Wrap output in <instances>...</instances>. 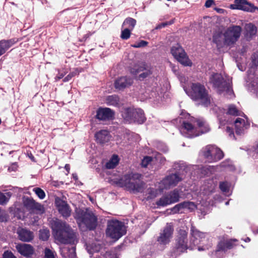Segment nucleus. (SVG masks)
Wrapping results in <instances>:
<instances>
[{
	"instance_id": "57",
	"label": "nucleus",
	"mask_w": 258,
	"mask_h": 258,
	"mask_svg": "<svg viewBox=\"0 0 258 258\" xmlns=\"http://www.w3.org/2000/svg\"><path fill=\"white\" fill-rule=\"evenodd\" d=\"M214 3V0H207L205 4L206 8H210Z\"/></svg>"
},
{
	"instance_id": "62",
	"label": "nucleus",
	"mask_w": 258,
	"mask_h": 258,
	"mask_svg": "<svg viewBox=\"0 0 258 258\" xmlns=\"http://www.w3.org/2000/svg\"><path fill=\"white\" fill-rule=\"evenodd\" d=\"M73 177L74 179H75V180H77L78 179V176H77V175L76 174H73Z\"/></svg>"
},
{
	"instance_id": "22",
	"label": "nucleus",
	"mask_w": 258,
	"mask_h": 258,
	"mask_svg": "<svg viewBox=\"0 0 258 258\" xmlns=\"http://www.w3.org/2000/svg\"><path fill=\"white\" fill-rule=\"evenodd\" d=\"M17 233L19 239L22 241L29 242L34 238L33 233L25 228H18Z\"/></svg>"
},
{
	"instance_id": "28",
	"label": "nucleus",
	"mask_w": 258,
	"mask_h": 258,
	"mask_svg": "<svg viewBox=\"0 0 258 258\" xmlns=\"http://www.w3.org/2000/svg\"><path fill=\"white\" fill-rule=\"evenodd\" d=\"M95 137L97 142L101 144L108 142L110 139L109 132L106 130H102L97 132Z\"/></svg>"
},
{
	"instance_id": "52",
	"label": "nucleus",
	"mask_w": 258,
	"mask_h": 258,
	"mask_svg": "<svg viewBox=\"0 0 258 258\" xmlns=\"http://www.w3.org/2000/svg\"><path fill=\"white\" fill-rule=\"evenodd\" d=\"M173 22H174L172 20V21H170L169 22H164V23H161V24L158 25L156 27L155 29H161L162 28H163V27H165L167 26V25H171V24H173Z\"/></svg>"
},
{
	"instance_id": "8",
	"label": "nucleus",
	"mask_w": 258,
	"mask_h": 258,
	"mask_svg": "<svg viewBox=\"0 0 258 258\" xmlns=\"http://www.w3.org/2000/svg\"><path fill=\"white\" fill-rule=\"evenodd\" d=\"M122 116L128 123H143L146 118L144 111L140 108H127L124 109Z\"/></svg>"
},
{
	"instance_id": "27",
	"label": "nucleus",
	"mask_w": 258,
	"mask_h": 258,
	"mask_svg": "<svg viewBox=\"0 0 258 258\" xmlns=\"http://www.w3.org/2000/svg\"><path fill=\"white\" fill-rule=\"evenodd\" d=\"M60 252L64 258H74L76 256V248L74 246H61L60 248Z\"/></svg>"
},
{
	"instance_id": "58",
	"label": "nucleus",
	"mask_w": 258,
	"mask_h": 258,
	"mask_svg": "<svg viewBox=\"0 0 258 258\" xmlns=\"http://www.w3.org/2000/svg\"><path fill=\"white\" fill-rule=\"evenodd\" d=\"M64 76V74L63 73H59L57 75V76L55 77V80H59L60 79H62Z\"/></svg>"
},
{
	"instance_id": "2",
	"label": "nucleus",
	"mask_w": 258,
	"mask_h": 258,
	"mask_svg": "<svg viewBox=\"0 0 258 258\" xmlns=\"http://www.w3.org/2000/svg\"><path fill=\"white\" fill-rule=\"evenodd\" d=\"M51 224L53 236L59 242L72 244L77 242L76 232L66 222L56 219Z\"/></svg>"
},
{
	"instance_id": "56",
	"label": "nucleus",
	"mask_w": 258,
	"mask_h": 258,
	"mask_svg": "<svg viewBox=\"0 0 258 258\" xmlns=\"http://www.w3.org/2000/svg\"><path fill=\"white\" fill-rule=\"evenodd\" d=\"M226 131L227 133L229 134V136L231 138L234 137V132H233V130L229 126L226 127Z\"/></svg>"
},
{
	"instance_id": "42",
	"label": "nucleus",
	"mask_w": 258,
	"mask_h": 258,
	"mask_svg": "<svg viewBox=\"0 0 258 258\" xmlns=\"http://www.w3.org/2000/svg\"><path fill=\"white\" fill-rule=\"evenodd\" d=\"M183 207L185 210H188L189 211H192L196 208V205L194 202H183Z\"/></svg>"
},
{
	"instance_id": "17",
	"label": "nucleus",
	"mask_w": 258,
	"mask_h": 258,
	"mask_svg": "<svg viewBox=\"0 0 258 258\" xmlns=\"http://www.w3.org/2000/svg\"><path fill=\"white\" fill-rule=\"evenodd\" d=\"M232 10H240L246 12H253L257 9L246 0H234V4L230 5Z\"/></svg>"
},
{
	"instance_id": "12",
	"label": "nucleus",
	"mask_w": 258,
	"mask_h": 258,
	"mask_svg": "<svg viewBox=\"0 0 258 258\" xmlns=\"http://www.w3.org/2000/svg\"><path fill=\"white\" fill-rule=\"evenodd\" d=\"M187 232L184 229H179L175 240V248L177 252H183L187 249H194L189 243L187 242Z\"/></svg>"
},
{
	"instance_id": "10",
	"label": "nucleus",
	"mask_w": 258,
	"mask_h": 258,
	"mask_svg": "<svg viewBox=\"0 0 258 258\" xmlns=\"http://www.w3.org/2000/svg\"><path fill=\"white\" fill-rule=\"evenodd\" d=\"M242 28L239 26L233 25L228 27L223 33L224 45L231 46L240 38Z\"/></svg>"
},
{
	"instance_id": "64",
	"label": "nucleus",
	"mask_w": 258,
	"mask_h": 258,
	"mask_svg": "<svg viewBox=\"0 0 258 258\" xmlns=\"http://www.w3.org/2000/svg\"><path fill=\"white\" fill-rule=\"evenodd\" d=\"M256 151L258 153V145H257V148L256 149Z\"/></svg>"
},
{
	"instance_id": "48",
	"label": "nucleus",
	"mask_w": 258,
	"mask_h": 258,
	"mask_svg": "<svg viewBox=\"0 0 258 258\" xmlns=\"http://www.w3.org/2000/svg\"><path fill=\"white\" fill-rule=\"evenodd\" d=\"M148 42L144 40H141L140 42H136V43L131 45V46L134 48H140L146 46Z\"/></svg>"
},
{
	"instance_id": "43",
	"label": "nucleus",
	"mask_w": 258,
	"mask_h": 258,
	"mask_svg": "<svg viewBox=\"0 0 258 258\" xmlns=\"http://www.w3.org/2000/svg\"><path fill=\"white\" fill-rule=\"evenodd\" d=\"M33 191L35 193L37 197L42 200L45 197V194L43 190L39 187H35L33 189Z\"/></svg>"
},
{
	"instance_id": "50",
	"label": "nucleus",
	"mask_w": 258,
	"mask_h": 258,
	"mask_svg": "<svg viewBox=\"0 0 258 258\" xmlns=\"http://www.w3.org/2000/svg\"><path fill=\"white\" fill-rule=\"evenodd\" d=\"M87 250L88 252L91 254L93 252H98L100 250V246L95 245L94 247H92V245H87Z\"/></svg>"
},
{
	"instance_id": "16",
	"label": "nucleus",
	"mask_w": 258,
	"mask_h": 258,
	"mask_svg": "<svg viewBox=\"0 0 258 258\" xmlns=\"http://www.w3.org/2000/svg\"><path fill=\"white\" fill-rule=\"evenodd\" d=\"M183 179V175L179 173L171 174L166 176L160 182V189H167L174 186Z\"/></svg>"
},
{
	"instance_id": "40",
	"label": "nucleus",
	"mask_w": 258,
	"mask_h": 258,
	"mask_svg": "<svg viewBox=\"0 0 258 258\" xmlns=\"http://www.w3.org/2000/svg\"><path fill=\"white\" fill-rule=\"evenodd\" d=\"M44 211V207L40 204L36 202L31 212H35L37 214H43Z\"/></svg>"
},
{
	"instance_id": "26",
	"label": "nucleus",
	"mask_w": 258,
	"mask_h": 258,
	"mask_svg": "<svg viewBox=\"0 0 258 258\" xmlns=\"http://www.w3.org/2000/svg\"><path fill=\"white\" fill-rule=\"evenodd\" d=\"M17 42L15 38L0 40V56Z\"/></svg>"
},
{
	"instance_id": "46",
	"label": "nucleus",
	"mask_w": 258,
	"mask_h": 258,
	"mask_svg": "<svg viewBox=\"0 0 258 258\" xmlns=\"http://www.w3.org/2000/svg\"><path fill=\"white\" fill-rule=\"evenodd\" d=\"M105 258H119V256L115 252V250L107 251L104 254Z\"/></svg>"
},
{
	"instance_id": "53",
	"label": "nucleus",
	"mask_w": 258,
	"mask_h": 258,
	"mask_svg": "<svg viewBox=\"0 0 258 258\" xmlns=\"http://www.w3.org/2000/svg\"><path fill=\"white\" fill-rule=\"evenodd\" d=\"M77 74L76 72L70 73L67 77L63 79V82H67L69 81L73 77Z\"/></svg>"
},
{
	"instance_id": "54",
	"label": "nucleus",
	"mask_w": 258,
	"mask_h": 258,
	"mask_svg": "<svg viewBox=\"0 0 258 258\" xmlns=\"http://www.w3.org/2000/svg\"><path fill=\"white\" fill-rule=\"evenodd\" d=\"M3 258H16L11 251H6L3 254Z\"/></svg>"
},
{
	"instance_id": "21",
	"label": "nucleus",
	"mask_w": 258,
	"mask_h": 258,
	"mask_svg": "<svg viewBox=\"0 0 258 258\" xmlns=\"http://www.w3.org/2000/svg\"><path fill=\"white\" fill-rule=\"evenodd\" d=\"M133 83V80L130 77L123 76L117 78L114 82V87L118 90H123L130 87Z\"/></svg>"
},
{
	"instance_id": "61",
	"label": "nucleus",
	"mask_w": 258,
	"mask_h": 258,
	"mask_svg": "<svg viewBox=\"0 0 258 258\" xmlns=\"http://www.w3.org/2000/svg\"><path fill=\"white\" fill-rule=\"evenodd\" d=\"M64 168L69 172V170H70V165L69 164H66L65 165Z\"/></svg>"
},
{
	"instance_id": "14",
	"label": "nucleus",
	"mask_w": 258,
	"mask_h": 258,
	"mask_svg": "<svg viewBox=\"0 0 258 258\" xmlns=\"http://www.w3.org/2000/svg\"><path fill=\"white\" fill-rule=\"evenodd\" d=\"M130 73L133 75L138 76V79L143 81L145 79L150 77L152 74L153 71L151 67L147 66L145 63H142L140 65H135L130 69Z\"/></svg>"
},
{
	"instance_id": "7",
	"label": "nucleus",
	"mask_w": 258,
	"mask_h": 258,
	"mask_svg": "<svg viewBox=\"0 0 258 258\" xmlns=\"http://www.w3.org/2000/svg\"><path fill=\"white\" fill-rule=\"evenodd\" d=\"M126 232V227L122 222L116 220L108 221L106 230L107 236L116 241L125 235Z\"/></svg>"
},
{
	"instance_id": "3",
	"label": "nucleus",
	"mask_w": 258,
	"mask_h": 258,
	"mask_svg": "<svg viewBox=\"0 0 258 258\" xmlns=\"http://www.w3.org/2000/svg\"><path fill=\"white\" fill-rule=\"evenodd\" d=\"M138 174H125L118 178L112 180L118 186L124 187L128 190L136 192H142L145 188V183L139 179Z\"/></svg>"
},
{
	"instance_id": "35",
	"label": "nucleus",
	"mask_w": 258,
	"mask_h": 258,
	"mask_svg": "<svg viewBox=\"0 0 258 258\" xmlns=\"http://www.w3.org/2000/svg\"><path fill=\"white\" fill-rule=\"evenodd\" d=\"M36 202L33 199L26 198L24 199L23 204L24 206L29 211L31 212L34 207Z\"/></svg>"
},
{
	"instance_id": "44",
	"label": "nucleus",
	"mask_w": 258,
	"mask_h": 258,
	"mask_svg": "<svg viewBox=\"0 0 258 258\" xmlns=\"http://www.w3.org/2000/svg\"><path fill=\"white\" fill-rule=\"evenodd\" d=\"M182 210H185L183 207V202L176 205L173 208L171 209L172 214H175L180 212H182Z\"/></svg>"
},
{
	"instance_id": "59",
	"label": "nucleus",
	"mask_w": 258,
	"mask_h": 258,
	"mask_svg": "<svg viewBox=\"0 0 258 258\" xmlns=\"http://www.w3.org/2000/svg\"><path fill=\"white\" fill-rule=\"evenodd\" d=\"M206 249H208V247L207 246H202V247H198V250L199 251H201V250H204Z\"/></svg>"
},
{
	"instance_id": "63",
	"label": "nucleus",
	"mask_w": 258,
	"mask_h": 258,
	"mask_svg": "<svg viewBox=\"0 0 258 258\" xmlns=\"http://www.w3.org/2000/svg\"><path fill=\"white\" fill-rule=\"evenodd\" d=\"M250 238H248V237H247V238L246 239L245 241H246V242H249V241H250Z\"/></svg>"
},
{
	"instance_id": "60",
	"label": "nucleus",
	"mask_w": 258,
	"mask_h": 258,
	"mask_svg": "<svg viewBox=\"0 0 258 258\" xmlns=\"http://www.w3.org/2000/svg\"><path fill=\"white\" fill-rule=\"evenodd\" d=\"M215 10L219 13H223L224 12V10H223L222 9H220V8H216Z\"/></svg>"
},
{
	"instance_id": "13",
	"label": "nucleus",
	"mask_w": 258,
	"mask_h": 258,
	"mask_svg": "<svg viewBox=\"0 0 258 258\" xmlns=\"http://www.w3.org/2000/svg\"><path fill=\"white\" fill-rule=\"evenodd\" d=\"M171 53L181 64L184 66H191V61L188 58L183 49L178 44H176L171 47Z\"/></svg>"
},
{
	"instance_id": "33",
	"label": "nucleus",
	"mask_w": 258,
	"mask_h": 258,
	"mask_svg": "<svg viewBox=\"0 0 258 258\" xmlns=\"http://www.w3.org/2000/svg\"><path fill=\"white\" fill-rule=\"evenodd\" d=\"M136 25V20L132 18L128 17L125 19L122 25V28H129L133 30Z\"/></svg>"
},
{
	"instance_id": "41",
	"label": "nucleus",
	"mask_w": 258,
	"mask_h": 258,
	"mask_svg": "<svg viewBox=\"0 0 258 258\" xmlns=\"http://www.w3.org/2000/svg\"><path fill=\"white\" fill-rule=\"evenodd\" d=\"M147 194L148 196L146 199L148 200L155 198L157 195V191L153 188H149L147 190Z\"/></svg>"
},
{
	"instance_id": "24",
	"label": "nucleus",
	"mask_w": 258,
	"mask_h": 258,
	"mask_svg": "<svg viewBox=\"0 0 258 258\" xmlns=\"http://www.w3.org/2000/svg\"><path fill=\"white\" fill-rule=\"evenodd\" d=\"M235 132L238 135L244 134V131L249 126V124L246 123L243 119L237 118L234 121Z\"/></svg>"
},
{
	"instance_id": "1",
	"label": "nucleus",
	"mask_w": 258,
	"mask_h": 258,
	"mask_svg": "<svg viewBox=\"0 0 258 258\" xmlns=\"http://www.w3.org/2000/svg\"><path fill=\"white\" fill-rule=\"evenodd\" d=\"M186 116L187 117L183 121L180 130L183 136L192 138L209 131V126L204 120L197 119L189 114Z\"/></svg>"
},
{
	"instance_id": "9",
	"label": "nucleus",
	"mask_w": 258,
	"mask_h": 258,
	"mask_svg": "<svg viewBox=\"0 0 258 258\" xmlns=\"http://www.w3.org/2000/svg\"><path fill=\"white\" fill-rule=\"evenodd\" d=\"M219 113L217 117L219 121V128H222L226 123L230 122L231 116H237L241 115L242 112L239 110L235 105L233 104L229 105L226 110L219 109Z\"/></svg>"
},
{
	"instance_id": "18",
	"label": "nucleus",
	"mask_w": 258,
	"mask_h": 258,
	"mask_svg": "<svg viewBox=\"0 0 258 258\" xmlns=\"http://www.w3.org/2000/svg\"><path fill=\"white\" fill-rule=\"evenodd\" d=\"M173 232V227L172 225L170 224H167L158 237V242L161 244H167L172 238Z\"/></svg>"
},
{
	"instance_id": "30",
	"label": "nucleus",
	"mask_w": 258,
	"mask_h": 258,
	"mask_svg": "<svg viewBox=\"0 0 258 258\" xmlns=\"http://www.w3.org/2000/svg\"><path fill=\"white\" fill-rule=\"evenodd\" d=\"M244 36L246 40H250L257 32V28L252 23H248L245 26Z\"/></svg>"
},
{
	"instance_id": "20",
	"label": "nucleus",
	"mask_w": 258,
	"mask_h": 258,
	"mask_svg": "<svg viewBox=\"0 0 258 258\" xmlns=\"http://www.w3.org/2000/svg\"><path fill=\"white\" fill-rule=\"evenodd\" d=\"M55 203L59 213L63 217L67 218L71 215V210L66 202L57 198L55 199Z\"/></svg>"
},
{
	"instance_id": "47",
	"label": "nucleus",
	"mask_w": 258,
	"mask_h": 258,
	"mask_svg": "<svg viewBox=\"0 0 258 258\" xmlns=\"http://www.w3.org/2000/svg\"><path fill=\"white\" fill-rule=\"evenodd\" d=\"M152 160V158L150 156H146L144 158L142 161L141 165L142 167H146L148 164L151 163Z\"/></svg>"
},
{
	"instance_id": "4",
	"label": "nucleus",
	"mask_w": 258,
	"mask_h": 258,
	"mask_svg": "<svg viewBox=\"0 0 258 258\" xmlns=\"http://www.w3.org/2000/svg\"><path fill=\"white\" fill-rule=\"evenodd\" d=\"M209 81L219 94L224 93V95L230 98L234 96L229 80L224 79L221 74H213L210 77Z\"/></svg>"
},
{
	"instance_id": "55",
	"label": "nucleus",
	"mask_w": 258,
	"mask_h": 258,
	"mask_svg": "<svg viewBox=\"0 0 258 258\" xmlns=\"http://www.w3.org/2000/svg\"><path fill=\"white\" fill-rule=\"evenodd\" d=\"M183 167H184V166L181 165V164H180V163H178V162L175 163L173 165L174 169L175 170H180L182 169V168H183Z\"/></svg>"
},
{
	"instance_id": "29",
	"label": "nucleus",
	"mask_w": 258,
	"mask_h": 258,
	"mask_svg": "<svg viewBox=\"0 0 258 258\" xmlns=\"http://www.w3.org/2000/svg\"><path fill=\"white\" fill-rule=\"evenodd\" d=\"M236 241L234 239L220 241L218 245L217 249L216 251V254H218L220 251H225L227 249L232 248L234 245V242Z\"/></svg>"
},
{
	"instance_id": "6",
	"label": "nucleus",
	"mask_w": 258,
	"mask_h": 258,
	"mask_svg": "<svg viewBox=\"0 0 258 258\" xmlns=\"http://www.w3.org/2000/svg\"><path fill=\"white\" fill-rule=\"evenodd\" d=\"M74 217L79 226L84 224L90 230H93L96 227L97 218L91 211L76 209Z\"/></svg>"
},
{
	"instance_id": "31",
	"label": "nucleus",
	"mask_w": 258,
	"mask_h": 258,
	"mask_svg": "<svg viewBox=\"0 0 258 258\" xmlns=\"http://www.w3.org/2000/svg\"><path fill=\"white\" fill-rule=\"evenodd\" d=\"M213 41L217 45L218 47H222L224 45L223 33H215L213 36Z\"/></svg>"
},
{
	"instance_id": "51",
	"label": "nucleus",
	"mask_w": 258,
	"mask_h": 258,
	"mask_svg": "<svg viewBox=\"0 0 258 258\" xmlns=\"http://www.w3.org/2000/svg\"><path fill=\"white\" fill-rule=\"evenodd\" d=\"M252 64L255 67L258 66V53H254L251 56Z\"/></svg>"
},
{
	"instance_id": "45",
	"label": "nucleus",
	"mask_w": 258,
	"mask_h": 258,
	"mask_svg": "<svg viewBox=\"0 0 258 258\" xmlns=\"http://www.w3.org/2000/svg\"><path fill=\"white\" fill-rule=\"evenodd\" d=\"M9 219V215L7 213L0 208V222H5Z\"/></svg>"
},
{
	"instance_id": "5",
	"label": "nucleus",
	"mask_w": 258,
	"mask_h": 258,
	"mask_svg": "<svg viewBox=\"0 0 258 258\" xmlns=\"http://www.w3.org/2000/svg\"><path fill=\"white\" fill-rule=\"evenodd\" d=\"M184 90L192 100L200 101L205 106H208L210 104V96L203 85L199 83H192L191 91H187L185 89Z\"/></svg>"
},
{
	"instance_id": "15",
	"label": "nucleus",
	"mask_w": 258,
	"mask_h": 258,
	"mask_svg": "<svg viewBox=\"0 0 258 258\" xmlns=\"http://www.w3.org/2000/svg\"><path fill=\"white\" fill-rule=\"evenodd\" d=\"M179 198L180 196L178 190L177 189H174L162 197L156 202V205L158 206H166L168 205L178 202Z\"/></svg>"
},
{
	"instance_id": "49",
	"label": "nucleus",
	"mask_w": 258,
	"mask_h": 258,
	"mask_svg": "<svg viewBox=\"0 0 258 258\" xmlns=\"http://www.w3.org/2000/svg\"><path fill=\"white\" fill-rule=\"evenodd\" d=\"M45 258H54V253L49 248H46L44 250Z\"/></svg>"
},
{
	"instance_id": "37",
	"label": "nucleus",
	"mask_w": 258,
	"mask_h": 258,
	"mask_svg": "<svg viewBox=\"0 0 258 258\" xmlns=\"http://www.w3.org/2000/svg\"><path fill=\"white\" fill-rule=\"evenodd\" d=\"M229 183L226 181L221 182L219 184V187L221 190L227 196L230 195L228 194L229 190Z\"/></svg>"
},
{
	"instance_id": "34",
	"label": "nucleus",
	"mask_w": 258,
	"mask_h": 258,
	"mask_svg": "<svg viewBox=\"0 0 258 258\" xmlns=\"http://www.w3.org/2000/svg\"><path fill=\"white\" fill-rule=\"evenodd\" d=\"M106 102L108 105L117 106L119 104V98L115 95L108 96L106 99Z\"/></svg>"
},
{
	"instance_id": "25",
	"label": "nucleus",
	"mask_w": 258,
	"mask_h": 258,
	"mask_svg": "<svg viewBox=\"0 0 258 258\" xmlns=\"http://www.w3.org/2000/svg\"><path fill=\"white\" fill-rule=\"evenodd\" d=\"M16 248L20 253L26 256H30L34 252L33 247L28 244H18Z\"/></svg>"
},
{
	"instance_id": "39",
	"label": "nucleus",
	"mask_w": 258,
	"mask_h": 258,
	"mask_svg": "<svg viewBox=\"0 0 258 258\" xmlns=\"http://www.w3.org/2000/svg\"><path fill=\"white\" fill-rule=\"evenodd\" d=\"M50 236L49 230L47 229H41L39 231V238L40 239L45 241L48 239Z\"/></svg>"
},
{
	"instance_id": "38",
	"label": "nucleus",
	"mask_w": 258,
	"mask_h": 258,
	"mask_svg": "<svg viewBox=\"0 0 258 258\" xmlns=\"http://www.w3.org/2000/svg\"><path fill=\"white\" fill-rule=\"evenodd\" d=\"M132 31V30H131L129 28H122L120 38L123 40L128 39L130 37Z\"/></svg>"
},
{
	"instance_id": "23",
	"label": "nucleus",
	"mask_w": 258,
	"mask_h": 258,
	"mask_svg": "<svg viewBox=\"0 0 258 258\" xmlns=\"http://www.w3.org/2000/svg\"><path fill=\"white\" fill-rule=\"evenodd\" d=\"M114 115L113 112L109 108H100L97 111L96 117L99 120L111 119Z\"/></svg>"
},
{
	"instance_id": "11",
	"label": "nucleus",
	"mask_w": 258,
	"mask_h": 258,
	"mask_svg": "<svg viewBox=\"0 0 258 258\" xmlns=\"http://www.w3.org/2000/svg\"><path fill=\"white\" fill-rule=\"evenodd\" d=\"M203 156L209 162H215L221 160L224 156L223 152L213 145H208L202 150Z\"/></svg>"
},
{
	"instance_id": "32",
	"label": "nucleus",
	"mask_w": 258,
	"mask_h": 258,
	"mask_svg": "<svg viewBox=\"0 0 258 258\" xmlns=\"http://www.w3.org/2000/svg\"><path fill=\"white\" fill-rule=\"evenodd\" d=\"M119 158L117 155H113L109 160L106 162L105 167L107 169L115 168L119 163Z\"/></svg>"
},
{
	"instance_id": "19",
	"label": "nucleus",
	"mask_w": 258,
	"mask_h": 258,
	"mask_svg": "<svg viewBox=\"0 0 258 258\" xmlns=\"http://www.w3.org/2000/svg\"><path fill=\"white\" fill-rule=\"evenodd\" d=\"M206 234L199 231L195 227L190 229V243L192 247L199 244L206 237Z\"/></svg>"
},
{
	"instance_id": "36",
	"label": "nucleus",
	"mask_w": 258,
	"mask_h": 258,
	"mask_svg": "<svg viewBox=\"0 0 258 258\" xmlns=\"http://www.w3.org/2000/svg\"><path fill=\"white\" fill-rule=\"evenodd\" d=\"M12 196V193L7 192L3 193L0 191V205L6 204Z\"/></svg>"
}]
</instances>
